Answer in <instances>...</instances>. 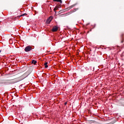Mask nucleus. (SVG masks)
I'll use <instances>...</instances> for the list:
<instances>
[{
    "mask_svg": "<svg viewBox=\"0 0 124 124\" xmlns=\"http://www.w3.org/2000/svg\"><path fill=\"white\" fill-rule=\"evenodd\" d=\"M31 71L30 70H28L26 73H25L22 76V77H23L24 78H26V77H28V76H29V75L31 74Z\"/></svg>",
    "mask_w": 124,
    "mask_h": 124,
    "instance_id": "1",
    "label": "nucleus"
},
{
    "mask_svg": "<svg viewBox=\"0 0 124 124\" xmlns=\"http://www.w3.org/2000/svg\"><path fill=\"white\" fill-rule=\"evenodd\" d=\"M19 81H20V80H18V78H15L13 80H11V81L10 82H9V83L10 84H15V83H17V82H19Z\"/></svg>",
    "mask_w": 124,
    "mask_h": 124,
    "instance_id": "2",
    "label": "nucleus"
},
{
    "mask_svg": "<svg viewBox=\"0 0 124 124\" xmlns=\"http://www.w3.org/2000/svg\"><path fill=\"white\" fill-rule=\"evenodd\" d=\"M24 50L25 52H30L32 50V48H31V46H28L25 47Z\"/></svg>",
    "mask_w": 124,
    "mask_h": 124,
    "instance_id": "3",
    "label": "nucleus"
},
{
    "mask_svg": "<svg viewBox=\"0 0 124 124\" xmlns=\"http://www.w3.org/2000/svg\"><path fill=\"white\" fill-rule=\"evenodd\" d=\"M52 20H53V16H50L46 20V23L47 24H50L52 22Z\"/></svg>",
    "mask_w": 124,
    "mask_h": 124,
    "instance_id": "4",
    "label": "nucleus"
},
{
    "mask_svg": "<svg viewBox=\"0 0 124 124\" xmlns=\"http://www.w3.org/2000/svg\"><path fill=\"white\" fill-rule=\"evenodd\" d=\"M59 30V28L57 26H54L53 29L51 30V31H53V32H55Z\"/></svg>",
    "mask_w": 124,
    "mask_h": 124,
    "instance_id": "5",
    "label": "nucleus"
},
{
    "mask_svg": "<svg viewBox=\"0 0 124 124\" xmlns=\"http://www.w3.org/2000/svg\"><path fill=\"white\" fill-rule=\"evenodd\" d=\"M122 41L121 43H123L124 41V33H123L121 35Z\"/></svg>",
    "mask_w": 124,
    "mask_h": 124,
    "instance_id": "6",
    "label": "nucleus"
},
{
    "mask_svg": "<svg viewBox=\"0 0 124 124\" xmlns=\"http://www.w3.org/2000/svg\"><path fill=\"white\" fill-rule=\"evenodd\" d=\"M60 7H61L60 6H56L55 8L54 9V11H55L56 10H58V9H59V8H60Z\"/></svg>",
    "mask_w": 124,
    "mask_h": 124,
    "instance_id": "7",
    "label": "nucleus"
},
{
    "mask_svg": "<svg viewBox=\"0 0 124 124\" xmlns=\"http://www.w3.org/2000/svg\"><path fill=\"white\" fill-rule=\"evenodd\" d=\"M53 1H57V2H60V3H62V0H53Z\"/></svg>",
    "mask_w": 124,
    "mask_h": 124,
    "instance_id": "8",
    "label": "nucleus"
},
{
    "mask_svg": "<svg viewBox=\"0 0 124 124\" xmlns=\"http://www.w3.org/2000/svg\"><path fill=\"white\" fill-rule=\"evenodd\" d=\"M47 64H48V62H45L44 65H45L46 68H47V67H48Z\"/></svg>",
    "mask_w": 124,
    "mask_h": 124,
    "instance_id": "9",
    "label": "nucleus"
},
{
    "mask_svg": "<svg viewBox=\"0 0 124 124\" xmlns=\"http://www.w3.org/2000/svg\"><path fill=\"white\" fill-rule=\"evenodd\" d=\"M79 10V8H76V9H74L73 11H72V12H76V11H77V10Z\"/></svg>",
    "mask_w": 124,
    "mask_h": 124,
    "instance_id": "10",
    "label": "nucleus"
},
{
    "mask_svg": "<svg viewBox=\"0 0 124 124\" xmlns=\"http://www.w3.org/2000/svg\"><path fill=\"white\" fill-rule=\"evenodd\" d=\"M76 5V4H74L73 5H72L70 7V8H73V7H74V6H75Z\"/></svg>",
    "mask_w": 124,
    "mask_h": 124,
    "instance_id": "11",
    "label": "nucleus"
},
{
    "mask_svg": "<svg viewBox=\"0 0 124 124\" xmlns=\"http://www.w3.org/2000/svg\"><path fill=\"white\" fill-rule=\"evenodd\" d=\"M30 62H37V61L36 60H32Z\"/></svg>",
    "mask_w": 124,
    "mask_h": 124,
    "instance_id": "12",
    "label": "nucleus"
},
{
    "mask_svg": "<svg viewBox=\"0 0 124 124\" xmlns=\"http://www.w3.org/2000/svg\"><path fill=\"white\" fill-rule=\"evenodd\" d=\"M25 15H27V14H23L21 15L20 16V17H22V16H25Z\"/></svg>",
    "mask_w": 124,
    "mask_h": 124,
    "instance_id": "13",
    "label": "nucleus"
},
{
    "mask_svg": "<svg viewBox=\"0 0 124 124\" xmlns=\"http://www.w3.org/2000/svg\"><path fill=\"white\" fill-rule=\"evenodd\" d=\"M31 64H32V65H33L32 64H34V65H36V62H32Z\"/></svg>",
    "mask_w": 124,
    "mask_h": 124,
    "instance_id": "14",
    "label": "nucleus"
},
{
    "mask_svg": "<svg viewBox=\"0 0 124 124\" xmlns=\"http://www.w3.org/2000/svg\"><path fill=\"white\" fill-rule=\"evenodd\" d=\"M26 67H24L23 68V69H26Z\"/></svg>",
    "mask_w": 124,
    "mask_h": 124,
    "instance_id": "15",
    "label": "nucleus"
},
{
    "mask_svg": "<svg viewBox=\"0 0 124 124\" xmlns=\"http://www.w3.org/2000/svg\"><path fill=\"white\" fill-rule=\"evenodd\" d=\"M124 52H123V53H122V55H124Z\"/></svg>",
    "mask_w": 124,
    "mask_h": 124,
    "instance_id": "16",
    "label": "nucleus"
},
{
    "mask_svg": "<svg viewBox=\"0 0 124 124\" xmlns=\"http://www.w3.org/2000/svg\"><path fill=\"white\" fill-rule=\"evenodd\" d=\"M66 104H67V103H65V105H66Z\"/></svg>",
    "mask_w": 124,
    "mask_h": 124,
    "instance_id": "17",
    "label": "nucleus"
},
{
    "mask_svg": "<svg viewBox=\"0 0 124 124\" xmlns=\"http://www.w3.org/2000/svg\"><path fill=\"white\" fill-rule=\"evenodd\" d=\"M118 65H120V63H118Z\"/></svg>",
    "mask_w": 124,
    "mask_h": 124,
    "instance_id": "18",
    "label": "nucleus"
},
{
    "mask_svg": "<svg viewBox=\"0 0 124 124\" xmlns=\"http://www.w3.org/2000/svg\"><path fill=\"white\" fill-rule=\"evenodd\" d=\"M0 52H1V50H0Z\"/></svg>",
    "mask_w": 124,
    "mask_h": 124,
    "instance_id": "19",
    "label": "nucleus"
},
{
    "mask_svg": "<svg viewBox=\"0 0 124 124\" xmlns=\"http://www.w3.org/2000/svg\"><path fill=\"white\" fill-rule=\"evenodd\" d=\"M13 64H14V63H13Z\"/></svg>",
    "mask_w": 124,
    "mask_h": 124,
    "instance_id": "20",
    "label": "nucleus"
},
{
    "mask_svg": "<svg viewBox=\"0 0 124 124\" xmlns=\"http://www.w3.org/2000/svg\"><path fill=\"white\" fill-rule=\"evenodd\" d=\"M122 56H124V54H123V55H122Z\"/></svg>",
    "mask_w": 124,
    "mask_h": 124,
    "instance_id": "21",
    "label": "nucleus"
}]
</instances>
